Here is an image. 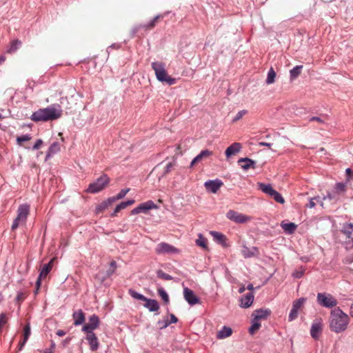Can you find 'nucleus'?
<instances>
[{
  "mask_svg": "<svg viewBox=\"0 0 353 353\" xmlns=\"http://www.w3.org/2000/svg\"><path fill=\"white\" fill-rule=\"evenodd\" d=\"M62 108L58 103H53L44 108H40L34 112L30 119L34 122H46L54 121L62 116Z\"/></svg>",
  "mask_w": 353,
  "mask_h": 353,
  "instance_id": "obj_1",
  "label": "nucleus"
},
{
  "mask_svg": "<svg viewBox=\"0 0 353 353\" xmlns=\"http://www.w3.org/2000/svg\"><path fill=\"white\" fill-rule=\"evenodd\" d=\"M350 318L339 307L332 310L330 327L335 333H341L347 329Z\"/></svg>",
  "mask_w": 353,
  "mask_h": 353,
  "instance_id": "obj_2",
  "label": "nucleus"
},
{
  "mask_svg": "<svg viewBox=\"0 0 353 353\" xmlns=\"http://www.w3.org/2000/svg\"><path fill=\"white\" fill-rule=\"evenodd\" d=\"M152 68L155 72L157 80L164 84L172 85L176 83V79L168 74L165 63L159 61H154L151 63Z\"/></svg>",
  "mask_w": 353,
  "mask_h": 353,
  "instance_id": "obj_3",
  "label": "nucleus"
},
{
  "mask_svg": "<svg viewBox=\"0 0 353 353\" xmlns=\"http://www.w3.org/2000/svg\"><path fill=\"white\" fill-rule=\"evenodd\" d=\"M110 178L105 174H103L100 177L97 178L92 183H90L86 192L90 194H96L103 190L105 187L109 183Z\"/></svg>",
  "mask_w": 353,
  "mask_h": 353,
  "instance_id": "obj_4",
  "label": "nucleus"
},
{
  "mask_svg": "<svg viewBox=\"0 0 353 353\" xmlns=\"http://www.w3.org/2000/svg\"><path fill=\"white\" fill-rule=\"evenodd\" d=\"M30 212V205L27 203L20 205L17 210V216L13 221L11 228L16 230L21 223H25Z\"/></svg>",
  "mask_w": 353,
  "mask_h": 353,
  "instance_id": "obj_5",
  "label": "nucleus"
},
{
  "mask_svg": "<svg viewBox=\"0 0 353 353\" xmlns=\"http://www.w3.org/2000/svg\"><path fill=\"white\" fill-rule=\"evenodd\" d=\"M317 303L322 307L332 308L337 305L336 299L330 294L319 292L316 296Z\"/></svg>",
  "mask_w": 353,
  "mask_h": 353,
  "instance_id": "obj_6",
  "label": "nucleus"
},
{
  "mask_svg": "<svg viewBox=\"0 0 353 353\" xmlns=\"http://www.w3.org/2000/svg\"><path fill=\"white\" fill-rule=\"evenodd\" d=\"M155 252L158 254H178L179 250L168 243L161 242L157 245Z\"/></svg>",
  "mask_w": 353,
  "mask_h": 353,
  "instance_id": "obj_7",
  "label": "nucleus"
},
{
  "mask_svg": "<svg viewBox=\"0 0 353 353\" xmlns=\"http://www.w3.org/2000/svg\"><path fill=\"white\" fill-rule=\"evenodd\" d=\"M157 208L158 206L152 200H149L146 202L141 203L137 208H134L131 211V214L135 215L140 213L146 214L149 210Z\"/></svg>",
  "mask_w": 353,
  "mask_h": 353,
  "instance_id": "obj_8",
  "label": "nucleus"
},
{
  "mask_svg": "<svg viewBox=\"0 0 353 353\" xmlns=\"http://www.w3.org/2000/svg\"><path fill=\"white\" fill-rule=\"evenodd\" d=\"M226 217L236 223H244L250 220V216L232 210L228 211Z\"/></svg>",
  "mask_w": 353,
  "mask_h": 353,
  "instance_id": "obj_9",
  "label": "nucleus"
},
{
  "mask_svg": "<svg viewBox=\"0 0 353 353\" xmlns=\"http://www.w3.org/2000/svg\"><path fill=\"white\" fill-rule=\"evenodd\" d=\"M100 324L99 318L96 314H92L89 317V321L82 327L83 332H94Z\"/></svg>",
  "mask_w": 353,
  "mask_h": 353,
  "instance_id": "obj_10",
  "label": "nucleus"
},
{
  "mask_svg": "<svg viewBox=\"0 0 353 353\" xmlns=\"http://www.w3.org/2000/svg\"><path fill=\"white\" fill-rule=\"evenodd\" d=\"M322 321L321 319H316L312 323L310 328L311 336L316 340L319 338L320 334L322 332Z\"/></svg>",
  "mask_w": 353,
  "mask_h": 353,
  "instance_id": "obj_11",
  "label": "nucleus"
},
{
  "mask_svg": "<svg viewBox=\"0 0 353 353\" xmlns=\"http://www.w3.org/2000/svg\"><path fill=\"white\" fill-rule=\"evenodd\" d=\"M161 17H163V16L161 14H157L148 23L135 26L132 29V36H134L141 28H143L145 30H150V29L153 28L155 26L157 20Z\"/></svg>",
  "mask_w": 353,
  "mask_h": 353,
  "instance_id": "obj_12",
  "label": "nucleus"
},
{
  "mask_svg": "<svg viewBox=\"0 0 353 353\" xmlns=\"http://www.w3.org/2000/svg\"><path fill=\"white\" fill-rule=\"evenodd\" d=\"M223 184L221 180L216 179L214 180L206 181L204 183V186L208 192L215 194Z\"/></svg>",
  "mask_w": 353,
  "mask_h": 353,
  "instance_id": "obj_13",
  "label": "nucleus"
},
{
  "mask_svg": "<svg viewBox=\"0 0 353 353\" xmlns=\"http://www.w3.org/2000/svg\"><path fill=\"white\" fill-rule=\"evenodd\" d=\"M183 296L185 300L190 305H194L200 303V299L195 294L193 290L185 287L183 288Z\"/></svg>",
  "mask_w": 353,
  "mask_h": 353,
  "instance_id": "obj_14",
  "label": "nucleus"
},
{
  "mask_svg": "<svg viewBox=\"0 0 353 353\" xmlns=\"http://www.w3.org/2000/svg\"><path fill=\"white\" fill-rule=\"evenodd\" d=\"M86 334L85 339L88 341L92 351H96L99 348V341L94 332H84Z\"/></svg>",
  "mask_w": 353,
  "mask_h": 353,
  "instance_id": "obj_15",
  "label": "nucleus"
},
{
  "mask_svg": "<svg viewBox=\"0 0 353 353\" xmlns=\"http://www.w3.org/2000/svg\"><path fill=\"white\" fill-rule=\"evenodd\" d=\"M271 314V310L268 308L259 309L254 311L252 316L254 319L260 321L266 319Z\"/></svg>",
  "mask_w": 353,
  "mask_h": 353,
  "instance_id": "obj_16",
  "label": "nucleus"
},
{
  "mask_svg": "<svg viewBox=\"0 0 353 353\" xmlns=\"http://www.w3.org/2000/svg\"><path fill=\"white\" fill-rule=\"evenodd\" d=\"M254 294L253 292L247 293L240 299L241 304L240 306L242 308H248L252 305L254 301Z\"/></svg>",
  "mask_w": 353,
  "mask_h": 353,
  "instance_id": "obj_17",
  "label": "nucleus"
},
{
  "mask_svg": "<svg viewBox=\"0 0 353 353\" xmlns=\"http://www.w3.org/2000/svg\"><path fill=\"white\" fill-rule=\"evenodd\" d=\"M72 319L74 320L73 324L75 326L82 325L85 320V314L82 310H75L72 314Z\"/></svg>",
  "mask_w": 353,
  "mask_h": 353,
  "instance_id": "obj_18",
  "label": "nucleus"
},
{
  "mask_svg": "<svg viewBox=\"0 0 353 353\" xmlns=\"http://www.w3.org/2000/svg\"><path fill=\"white\" fill-rule=\"evenodd\" d=\"M143 306L147 308L150 312H157L159 310L160 305L158 301L155 299H151L146 297L144 300Z\"/></svg>",
  "mask_w": 353,
  "mask_h": 353,
  "instance_id": "obj_19",
  "label": "nucleus"
},
{
  "mask_svg": "<svg viewBox=\"0 0 353 353\" xmlns=\"http://www.w3.org/2000/svg\"><path fill=\"white\" fill-rule=\"evenodd\" d=\"M241 163H244V164L241 165V168L244 170H248L250 168H255L256 166V161L248 158V157H244L241 158L238 160V163L240 164Z\"/></svg>",
  "mask_w": 353,
  "mask_h": 353,
  "instance_id": "obj_20",
  "label": "nucleus"
},
{
  "mask_svg": "<svg viewBox=\"0 0 353 353\" xmlns=\"http://www.w3.org/2000/svg\"><path fill=\"white\" fill-rule=\"evenodd\" d=\"M258 248L256 247L248 248L246 245H243L241 253L244 258H251L256 256L258 254Z\"/></svg>",
  "mask_w": 353,
  "mask_h": 353,
  "instance_id": "obj_21",
  "label": "nucleus"
},
{
  "mask_svg": "<svg viewBox=\"0 0 353 353\" xmlns=\"http://www.w3.org/2000/svg\"><path fill=\"white\" fill-rule=\"evenodd\" d=\"M60 151V144L58 141L53 142L49 147L46 155V160L50 159L52 156Z\"/></svg>",
  "mask_w": 353,
  "mask_h": 353,
  "instance_id": "obj_22",
  "label": "nucleus"
},
{
  "mask_svg": "<svg viewBox=\"0 0 353 353\" xmlns=\"http://www.w3.org/2000/svg\"><path fill=\"white\" fill-rule=\"evenodd\" d=\"M241 149V145L239 143H234L230 145L225 150V156L228 158L232 155L238 153Z\"/></svg>",
  "mask_w": 353,
  "mask_h": 353,
  "instance_id": "obj_23",
  "label": "nucleus"
},
{
  "mask_svg": "<svg viewBox=\"0 0 353 353\" xmlns=\"http://www.w3.org/2000/svg\"><path fill=\"white\" fill-rule=\"evenodd\" d=\"M134 203V199H129L125 201H122L119 204H118L112 213L111 214V216L114 217L117 215V214L121 210L126 208L128 206L132 205Z\"/></svg>",
  "mask_w": 353,
  "mask_h": 353,
  "instance_id": "obj_24",
  "label": "nucleus"
},
{
  "mask_svg": "<svg viewBox=\"0 0 353 353\" xmlns=\"http://www.w3.org/2000/svg\"><path fill=\"white\" fill-rule=\"evenodd\" d=\"M281 226L283 228V230L285 231V232L288 234H293L296 228L297 225L294 223H284L283 221L281 223Z\"/></svg>",
  "mask_w": 353,
  "mask_h": 353,
  "instance_id": "obj_25",
  "label": "nucleus"
},
{
  "mask_svg": "<svg viewBox=\"0 0 353 353\" xmlns=\"http://www.w3.org/2000/svg\"><path fill=\"white\" fill-rule=\"evenodd\" d=\"M259 190L262 191L263 193L269 195L270 196L274 193L275 190L272 188V185L270 183L265 184L263 183H258Z\"/></svg>",
  "mask_w": 353,
  "mask_h": 353,
  "instance_id": "obj_26",
  "label": "nucleus"
},
{
  "mask_svg": "<svg viewBox=\"0 0 353 353\" xmlns=\"http://www.w3.org/2000/svg\"><path fill=\"white\" fill-rule=\"evenodd\" d=\"M210 234L213 237L214 240L218 243L219 244H221L222 245H225V236L222 233L216 232V231H211Z\"/></svg>",
  "mask_w": 353,
  "mask_h": 353,
  "instance_id": "obj_27",
  "label": "nucleus"
},
{
  "mask_svg": "<svg viewBox=\"0 0 353 353\" xmlns=\"http://www.w3.org/2000/svg\"><path fill=\"white\" fill-rule=\"evenodd\" d=\"M341 232L344 234L347 239H351L353 232V223H344L341 229Z\"/></svg>",
  "mask_w": 353,
  "mask_h": 353,
  "instance_id": "obj_28",
  "label": "nucleus"
},
{
  "mask_svg": "<svg viewBox=\"0 0 353 353\" xmlns=\"http://www.w3.org/2000/svg\"><path fill=\"white\" fill-rule=\"evenodd\" d=\"M52 262H53V260L52 259L48 263H46L43 265V266L42 267V268L40 271L39 275V276H40V278H45L46 276H47V275L49 274V272L52 270Z\"/></svg>",
  "mask_w": 353,
  "mask_h": 353,
  "instance_id": "obj_29",
  "label": "nucleus"
},
{
  "mask_svg": "<svg viewBox=\"0 0 353 353\" xmlns=\"http://www.w3.org/2000/svg\"><path fill=\"white\" fill-rule=\"evenodd\" d=\"M303 68V65H296L292 69L290 70V78L291 81L294 80L296 79L301 74V70Z\"/></svg>",
  "mask_w": 353,
  "mask_h": 353,
  "instance_id": "obj_30",
  "label": "nucleus"
},
{
  "mask_svg": "<svg viewBox=\"0 0 353 353\" xmlns=\"http://www.w3.org/2000/svg\"><path fill=\"white\" fill-rule=\"evenodd\" d=\"M232 333L230 327L223 326L222 329L218 332L217 336L219 339H225L230 336Z\"/></svg>",
  "mask_w": 353,
  "mask_h": 353,
  "instance_id": "obj_31",
  "label": "nucleus"
},
{
  "mask_svg": "<svg viewBox=\"0 0 353 353\" xmlns=\"http://www.w3.org/2000/svg\"><path fill=\"white\" fill-rule=\"evenodd\" d=\"M157 285L158 294L161 297L165 303H168L170 299L168 293L159 284H157Z\"/></svg>",
  "mask_w": 353,
  "mask_h": 353,
  "instance_id": "obj_32",
  "label": "nucleus"
},
{
  "mask_svg": "<svg viewBox=\"0 0 353 353\" xmlns=\"http://www.w3.org/2000/svg\"><path fill=\"white\" fill-rule=\"evenodd\" d=\"M117 268V265L116 261H112L110 263L109 268L105 272V276L104 277V279L110 277L115 272Z\"/></svg>",
  "mask_w": 353,
  "mask_h": 353,
  "instance_id": "obj_33",
  "label": "nucleus"
},
{
  "mask_svg": "<svg viewBox=\"0 0 353 353\" xmlns=\"http://www.w3.org/2000/svg\"><path fill=\"white\" fill-rule=\"evenodd\" d=\"M334 191L339 195L341 192L346 191V183L338 182L334 187Z\"/></svg>",
  "mask_w": 353,
  "mask_h": 353,
  "instance_id": "obj_34",
  "label": "nucleus"
},
{
  "mask_svg": "<svg viewBox=\"0 0 353 353\" xmlns=\"http://www.w3.org/2000/svg\"><path fill=\"white\" fill-rule=\"evenodd\" d=\"M261 327V323L258 320L255 319H252V325L249 328V332L251 334H253L256 330H258Z\"/></svg>",
  "mask_w": 353,
  "mask_h": 353,
  "instance_id": "obj_35",
  "label": "nucleus"
},
{
  "mask_svg": "<svg viewBox=\"0 0 353 353\" xmlns=\"http://www.w3.org/2000/svg\"><path fill=\"white\" fill-rule=\"evenodd\" d=\"M276 77V72L273 68H270V69L268 70V76L266 79V83L267 84H272L274 82Z\"/></svg>",
  "mask_w": 353,
  "mask_h": 353,
  "instance_id": "obj_36",
  "label": "nucleus"
},
{
  "mask_svg": "<svg viewBox=\"0 0 353 353\" xmlns=\"http://www.w3.org/2000/svg\"><path fill=\"white\" fill-rule=\"evenodd\" d=\"M128 293L134 299L144 301V300L146 299V297L144 295L136 292L132 289H130L128 290Z\"/></svg>",
  "mask_w": 353,
  "mask_h": 353,
  "instance_id": "obj_37",
  "label": "nucleus"
},
{
  "mask_svg": "<svg viewBox=\"0 0 353 353\" xmlns=\"http://www.w3.org/2000/svg\"><path fill=\"white\" fill-rule=\"evenodd\" d=\"M271 197L272 199H274V200L277 203H279L281 204H283L285 203V199H283L282 195L276 190H275L274 192V193L272 194Z\"/></svg>",
  "mask_w": 353,
  "mask_h": 353,
  "instance_id": "obj_38",
  "label": "nucleus"
},
{
  "mask_svg": "<svg viewBox=\"0 0 353 353\" xmlns=\"http://www.w3.org/2000/svg\"><path fill=\"white\" fill-rule=\"evenodd\" d=\"M196 245L200 246L203 248H207L206 239L203 236V235L201 233L199 234V237L196 240Z\"/></svg>",
  "mask_w": 353,
  "mask_h": 353,
  "instance_id": "obj_39",
  "label": "nucleus"
},
{
  "mask_svg": "<svg viewBox=\"0 0 353 353\" xmlns=\"http://www.w3.org/2000/svg\"><path fill=\"white\" fill-rule=\"evenodd\" d=\"M305 301H306L305 298H303V297L299 298L293 302L292 307L295 309L299 310L303 306V305L304 304V303Z\"/></svg>",
  "mask_w": 353,
  "mask_h": 353,
  "instance_id": "obj_40",
  "label": "nucleus"
},
{
  "mask_svg": "<svg viewBox=\"0 0 353 353\" xmlns=\"http://www.w3.org/2000/svg\"><path fill=\"white\" fill-rule=\"evenodd\" d=\"M157 275L159 278L163 279L166 281H170L173 279V277L171 275L166 274L161 270H158L157 271Z\"/></svg>",
  "mask_w": 353,
  "mask_h": 353,
  "instance_id": "obj_41",
  "label": "nucleus"
},
{
  "mask_svg": "<svg viewBox=\"0 0 353 353\" xmlns=\"http://www.w3.org/2000/svg\"><path fill=\"white\" fill-rule=\"evenodd\" d=\"M212 154V152L209 150H203L201 151V152L196 156L198 159L201 161L202 159L207 158Z\"/></svg>",
  "mask_w": 353,
  "mask_h": 353,
  "instance_id": "obj_42",
  "label": "nucleus"
},
{
  "mask_svg": "<svg viewBox=\"0 0 353 353\" xmlns=\"http://www.w3.org/2000/svg\"><path fill=\"white\" fill-rule=\"evenodd\" d=\"M21 41L16 40L12 42L9 49L8 50V52L12 53L14 52L21 46Z\"/></svg>",
  "mask_w": 353,
  "mask_h": 353,
  "instance_id": "obj_43",
  "label": "nucleus"
},
{
  "mask_svg": "<svg viewBox=\"0 0 353 353\" xmlns=\"http://www.w3.org/2000/svg\"><path fill=\"white\" fill-rule=\"evenodd\" d=\"M317 201V202H319L320 203V205L323 207V201H320V197L318 196V197H314V198H311L309 201V203L306 205V207L307 208H314L315 205H316V203L314 202V201Z\"/></svg>",
  "mask_w": 353,
  "mask_h": 353,
  "instance_id": "obj_44",
  "label": "nucleus"
},
{
  "mask_svg": "<svg viewBox=\"0 0 353 353\" xmlns=\"http://www.w3.org/2000/svg\"><path fill=\"white\" fill-rule=\"evenodd\" d=\"M326 199L336 201L339 199V196L338 194L333 190V192H327V194L323 197V200Z\"/></svg>",
  "mask_w": 353,
  "mask_h": 353,
  "instance_id": "obj_45",
  "label": "nucleus"
},
{
  "mask_svg": "<svg viewBox=\"0 0 353 353\" xmlns=\"http://www.w3.org/2000/svg\"><path fill=\"white\" fill-rule=\"evenodd\" d=\"M305 271V270L303 267H301L299 270L294 271L292 276L294 279H300L304 275Z\"/></svg>",
  "mask_w": 353,
  "mask_h": 353,
  "instance_id": "obj_46",
  "label": "nucleus"
},
{
  "mask_svg": "<svg viewBox=\"0 0 353 353\" xmlns=\"http://www.w3.org/2000/svg\"><path fill=\"white\" fill-rule=\"evenodd\" d=\"M130 188L122 189L117 195L114 196V198L116 201L121 199L125 196V195L129 192Z\"/></svg>",
  "mask_w": 353,
  "mask_h": 353,
  "instance_id": "obj_47",
  "label": "nucleus"
},
{
  "mask_svg": "<svg viewBox=\"0 0 353 353\" xmlns=\"http://www.w3.org/2000/svg\"><path fill=\"white\" fill-rule=\"evenodd\" d=\"M298 313H299V310L295 309L293 307H292V309L290 310V314L288 316L289 321H292L295 319H296L298 316Z\"/></svg>",
  "mask_w": 353,
  "mask_h": 353,
  "instance_id": "obj_48",
  "label": "nucleus"
},
{
  "mask_svg": "<svg viewBox=\"0 0 353 353\" xmlns=\"http://www.w3.org/2000/svg\"><path fill=\"white\" fill-rule=\"evenodd\" d=\"M157 325L159 326V329L163 330L166 328L169 325L168 318H165L161 320H159L157 322Z\"/></svg>",
  "mask_w": 353,
  "mask_h": 353,
  "instance_id": "obj_49",
  "label": "nucleus"
},
{
  "mask_svg": "<svg viewBox=\"0 0 353 353\" xmlns=\"http://www.w3.org/2000/svg\"><path fill=\"white\" fill-rule=\"evenodd\" d=\"M26 295L23 292H18L17 295L15 298V301L18 305H20L26 299Z\"/></svg>",
  "mask_w": 353,
  "mask_h": 353,
  "instance_id": "obj_50",
  "label": "nucleus"
},
{
  "mask_svg": "<svg viewBox=\"0 0 353 353\" xmlns=\"http://www.w3.org/2000/svg\"><path fill=\"white\" fill-rule=\"evenodd\" d=\"M247 112L248 111L246 110H242L241 111H239L236 116L232 119V122L235 123L237 121L240 120L247 113Z\"/></svg>",
  "mask_w": 353,
  "mask_h": 353,
  "instance_id": "obj_51",
  "label": "nucleus"
},
{
  "mask_svg": "<svg viewBox=\"0 0 353 353\" xmlns=\"http://www.w3.org/2000/svg\"><path fill=\"white\" fill-rule=\"evenodd\" d=\"M23 332H24L23 339L25 340V341H27L29 336H30V334H31L30 326L29 323H28L27 325H25V327L23 328Z\"/></svg>",
  "mask_w": 353,
  "mask_h": 353,
  "instance_id": "obj_52",
  "label": "nucleus"
},
{
  "mask_svg": "<svg viewBox=\"0 0 353 353\" xmlns=\"http://www.w3.org/2000/svg\"><path fill=\"white\" fill-rule=\"evenodd\" d=\"M31 139V136L29 134H23L17 138V143H20L22 142H26Z\"/></svg>",
  "mask_w": 353,
  "mask_h": 353,
  "instance_id": "obj_53",
  "label": "nucleus"
},
{
  "mask_svg": "<svg viewBox=\"0 0 353 353\" xmlns=\"http://www.w3.org/2000/svg\"><path fill=\"white\" fill-rule=\"evenodd\" d=\"M345 174L347 181H353V170L350 168H347L345 170Z\"/></svg>",
  "mask_w": 353,
  "mask_h": 353,
  "instance_id": "obj_54",
  "label": "nucleus"
},
{
  "mask_svg": "<svg viewBox=\"0 0 353 353\" xmlns=\"http://www.w3.org/2000/svg\"><path fill=\"white\" fill-rule=\"evenodd\" d=\"M116 200L114 198V196H111L108 198L106 200L103 201L104 205L106 206L108 208L109 206H110L114 202H115Z\"/></svg>",
  "mask_w": 353,
  "mask_h": 353,
  "instance_id": "obj_55",
  "label": "nucleus"
},
{
  "mask_svg": "<svg viewBox=\"0 0 353 353\" xmlns=\"http://www.w3.org/2000/svg\"><path fill=\"white\" fill-rule=\"evenodd\" d=\"M310 121H317L320 123H324L325 121L321 117H312L309 119Z\"/></svg>",
  "mask_w": 353,
  "mask_h": 353,
  "instance_id": "obj_56",
  "label": "nucleus"
},
{
  "mask_svg": "<svg viewBox=\"0 0 353 353\" xmlns=\"http://www.w3.org/2000/svg\"><path fill=\"white\" fill-rule=\"evenodd\" d=\"M43 144V141L41 139H37L35 142V143L34 144V145L32 146V150H39L41 145Z\"/></svg>",
  "mask_w": 353,
  "mask_h": 353,
  "instance_id": "obj_57",
  "label": "nucleus"
},
{
  "mask_svg": "<svg viewBox=\"0 0 353 353\" xmlns=\"http://www.w3.org/2000/svg\"><path fill=\"white\" fill-rule=\"evenodd\" d=\"M121 48L120 43H112L107 48V52L110 54L112 49H119Z\"/></svg>",
  "mask_w": 353,
  "mask_h": 353,
  "instance_id": "obj_58",
  "label": "nucleus"
},
{
  "mask_svg": "<svg viewBox=\"0 0 353 353\" xmlns=\"http://www.w3.org/2000/svg\"><path fill=\"white\" fill-rule=\"evenodd\" d=\"M173 167V163L170 162L168 163L165 167V170H164V172H163V174L165 175L167 174L168 173H169L172 169V168Z\"/></svg>",
  "mask_w": 353,
  "mask_h": 353,
  "instance_id": "obj_59",
  "label": "nucleus"
},
{
  "mask_svg": "<svg viewBox=\"0 0 353 353\" xmlns=\"http://www.w3.org/2000/svg\"><path fill=\"white\" fill-rule=\"evenodd\" d=\"M107 208L106 206L104 205V203L103 202H101V203H99L97 208H96V210L98 212H102L104 210H105Z\"/></svg>",
  "mask_w": 353,
  "mask_h": 353,
  "instance_id": "obj_60",
  "label": "nucleus"
},
{
  "mask_svg": "<svg viewBox=\"0 0 353 353\" xmlns=\"http://www.w3.org/2000/svg\"><path fill=\"white\" fill-rule=\"evenodd\" d=\"M170 320H168L169 325L172 323H176L178 321V319L176 317V316L173 314H171L170 315Z\"/></svg>",
  "mask_w": 353,
  "mask_h": 353,
  "instance_id": "obj_61",
  "label": "nucleus"
},
{
  "mask_svg": "<svg viewBox=\"0 0 353 353\" xmlns=\"http://www.w3.org/2000/svg\"><path fill=\"white\" fill-rule=\"evenodd\" d=\"M41 279L42 278H40V276H39V277H38V279H37V280L36 281V286H37V290L35 292L36 294L37 293L38 289H39V286L41 285Z\"/></svg>",
  "mask_w": 353,
  "mask_h": 353,
  "instance_id": "obj_62",
  "label": "nucleus"
},
{
  "mask_svg": "<svg viewBox=\"0 0 353 353\" xmlns=\"http://www.w3.org/2000/svg\"><path fill=\"white\" fill-rule=\"evenodd\" d=\"M259 145L260 146H267V147H270V146L272 145V143L261 141V142H259Z\"/></svg>",
  "mask_w": 353,
  "mask_h": 353,
  "instance_id": "obj_63",
  "label": "nucleus"
},
{
  "mask_svg": "<svg viewBox=\"0 0 353 353\" xmlns=\"http://www.w3.org/2000/svg\"><path fill=\"white\" fill-rule=\"evenodd\" d=\"M65 334V332L62 330H59L57 332V335H58L59 336H63Z\"/></svg>",
  "mask_w": 353,
  "mask_h": 353,
  "instance_id": "obj_64",
  "label": "nucleus"
}]
</instances>
